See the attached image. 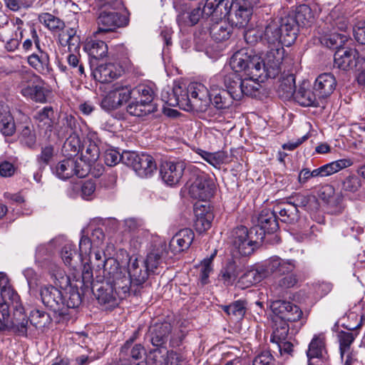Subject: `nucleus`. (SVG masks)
Listing matches in <instances>:
<instances>
[{"label": "nucleus", "instance_id": "obj_20", "mask_svg": "<svg viewBox=\"0 0 365 365\" xmlns=\"http://www.w3.org/2000/svg\"><path fill=\"white\" fill-rule=\"evenodd\" d=\"M127 272L128 273V278L132 285L135 287H139L144 284L150 273L143 260L133 256L129 259Z\"/></svg>", "mask_w": 365, "mask_h": 365}, {"label": "nucleus", "instance_id": "obj_32", "mask_svg": "<svg viewBox=\"0 0 365 365\" xmlns=\"http://www.w3.org/2000/svg\"><path fill=\"white\" fill-rule=\"evenodd\" d=\"M95 294L100 304H107L109 307L116 306L120 300L113 287L106 280L97 289Z\"/></svg>", "mask_w": 365, "mask_h": 365}, {"label": "nucleus", "instance_id": "obj_36", "mask_svg": "<svg viewBox=\"0 0 365 365\" xmlns=\"http://www.w3.org/2000/svg\"><path fill=\"white\" fill-rule=\"evenodd\" d=\"M58 41L62 46H67L70 52L78 51L81 38L75 27L63 31L58 36Z\"/></svg>", "mask_w": 365, "mask_h": 365}, {"label": "nucleus", "instance_id": "obj_39", "mask_svg": "<svg viewBox=\"0 0 365 365\" xmlns=\"http://www.w3.org/2000/svg\"><path fill=\"white\" fill-rule=\"evenodd\" d=\"M84 50L91 58L96 60L103 59L108 53L107 44L100 40L91 39L87 41L84 46Z\"/></svg>", "mask_w": 365, "mask_h": 365}, {"label": "nucleus", "instance_id": "obj_62", "mask_svg": "<svg viewBox=\"0 0 365 365\" xmlns=\"http://www.w3.org/2000/svg\"><path fill=\"white\" fill-rule=\"evenodd\" d=\"M3 33L4 31H3ZM1 41L5 43L4 48L8 51H16L18 47L19 46V43L22 38L20 37L19 34H17V31H14V33H12L11 36L9 37L5 34H1Z\"/></svg>", "mask_w": 365, "mask_h": 365}, {"label": "nucleus", "instance_id": "obj_59", "mask_svg": "<svg viewBox=\"0 0 365 365\" xmlns=\"http://www.w3.org/2000/svg\"><path fill=\"white\" fill-rule=\"evenodd\" d=\"M76 255V252L74 248V245L71 244H67L63 247L61 252V256L66 265L75 269L76 264L78 262V260L74 259Z\"/></svg>", "mask_w": 365, "mask_h": 365}, {"label": "nucleus", "instance_id": "obj_44", "mask_svg": "<svg viewBox=\"0 0 365 365\" xmlns=\"http://www.w3.org/2000/svg\"><path fill=\"white\" fill-rule=\"evenodd\" d=\"M240 269L235 262H230L223 267L219 274V279L226 286H230L236 281Z\"/></svg>", "mask_w": 365, "mask_h": 365}, {"label": "nucleus", "instance_id": "obj_41", "mask_svg": "<svg viewBox=\"0 0 365 365\" xmlns=\"http://www.w3.org/2000/svg\"><path fill=\"white\" fill-rule=\"evenodd\" d=\"M289 327L287 322L283 320L274 319L273 331L271 336V341L276 344L281 341L292 339V334L289 333Z\"/></svg>", "mask_w": 365, "mask_h": 365}, {"label": "nucleus", "instance_id": "obj_9", "mask_svg": "<svg viewBox=\"0 0 365 365\" xmlns=\"http://www.w3.org/2000/svg\"><path fill=\"white\" fill-rule=\"evenodd\" d=\"M19 88L24 97L36 103L46 102L48 91L39 76L33 73L24 77L19 83Z\"/></svg>", "mask_w": 365, "mask_h": 365}, {"label": "nucleus", "instance_id": "obj_13", "mask_svg": "<svg viewBox=\"0 0 365 365\" xmlns=\"http://www.w3.org/2000/svg\"><path fill=\"white\" fill-rule=\"evenodd\" d=\"M31 37L37 51L27 57V62L38 73L43 76L49 75L52 71L50 57L48 53L41 48L40 40L35 29L31 31Z\"/></svg>", "mask_w": 365, "mask_h": 365}, {"label": "nucleus", "instance_id": "obj_60", "mask_svg": "<svg viewBox=\"0 0 365 365\" xmlns=\"http://www.w3.org/2000/svg\"><path fill=\"white\" fill-rule=\"evenodd\" d=\"M53 147L48 145L42 148L41 153L37 156L36 161L38 169L42 170L45 167L49 164L53 157Z\"/></svg>", "mask_w": 365, "mask_h": 365}, {"label": "nucleus", "instance_id": "obj_18", "mask_svg": "<svg viewBox=\"0 0 365 365\" xmlns=\"http://www.w3.org/2000/svg\"><path fill=\"white\" fill-rule=\"evenodd\" d=\"M274 319L287 322H297L302 319L303 312L296 304L284 300H275L271 304Z\"/></svg>", "mask_w": 365, "mask_h": 365}, {"label": "nucleus", "instance_id": "obj_7", "mask_svg": "<svg viewBox=\"0 0 365 365\" xmlns=\"http://www.w3.org/2000/svg\"><path fill=\"white\" fill-rule=\"evenodd\" d=\"M231 242L241 255H250L263 240V232L258 233L257 228L250 230L245 226L234 228L230 235Z\"/></svg>", "mask_w": 365, "mask_h": 365}, {"label": "nucleus", "instance_id": "obj_51", "mask_svg": "<svg viewBox=\"0 0 365 365\" xmlns=\"http://www.w3.org/2000/svg\"><path fill=\"white\" fill-rule=\"evenodd\" d=\"M38 20L46 28L53 31L63 30L65 27V24L62 20L49 13L41 14L38 16Z\"/></svg>", "mask_w": 365, "mask_h": 365}, {"label": "nucleus", "instance_id": "obj_49", "mask_svg": "<svg viewBox=\"0 0 365 365\" xmlns=\"http://www.w3.org/2000/svg\"><path fill=\"white\" fill-rule=\"evenodd\" d=\"M356 334L352 332L341 331L337 334L338 341L339 343V350L341 358L343 360L345 355L351 354L350 347L354 342Z\"/></svg>", "mask_w": 365, "mask_h": 365}, {"label": "nucleus", "instance_id": "obj_55", "mask_svg": "<svg viewBox=\"0 0 365 365\" xmlns=\"http://www.w3.org/2000/svg\"><path fill=\"white\" fill-rule=\"evenodd\" d=\"M76 120L72 115L65 117L61 121V125L57 130V134L60 138L71 136L75 133Z\"/></svg>", "mask_w": 365, "mask_h": 365}, {"label": "nucleus", "instance_id": "obj_57", "mask_svg": "<svg viewBox=\"0 0 365 365\" xmlns=\"http://www.w3.org/2000/svg\"><path fill=\"white\" fill-rule=\"evenodd\" d=\"M29 321L36 328L44 327L50 322V317L47 313L38 309L30 312Z\"/></svg>", "mask_w": 365, "mask_h": 365}, {"label": "nucleus", "instance_id": "obj_23", "mask_svg": "<svg viewBox=\"0 0 365 365\" xmlns=\"http://www.w3.org/2000/svg\"><path fill=\"white\" fill-rule=\"evenodd\" d=\"M253 2L251 0H236L235 14L232 19V24L238 28L246 26L252 14Z\"/></svg>", "mask_w": 365, "mask_h": 365}, {"label": "nucleus", "instance_id": "obj_30", "mask_svg": "<svg viewBox=\"0 0 365 365\" xmlns=\"http://www.w3.org/2000/svg\"><path fill=\"white\" fill-rule=\"evenodd\" d=\"M53 115L54 112L51 106L43 107L34 115L38 128L44 131L46 135L50 136L53 130Z\"/></svg>", "mask_w": 365, "mask_h": 365}, {"label": "nucleus", "instance_id": "obj_56", "mask_svg": "<svg viewBox=\"0 0 365 365\" xmlns=\"http://www.w3.org/2000/svg\"><path fill=\"white\" fill-rule=\"evenodd\" d=\"M71 289L68 292V295L66 297H63V304L65 306L64 315L68 314V310L69 309H74L78 307L81 303V297L78 291V288L70 287Z\"/></svg>", "mask_w": 365, "mask_h": 365}, {"label": "nucleus", "instance_id": "obj_8", "mask_svg": "<svg viewBox=\"0 0 365 365\" xmlns=\"http://www.w3.org/2000/svg\"><path fill=\"white\" fill-rule=\"evenodd\" d=\"M230 64L233 70L232 73L244 71L245 75L263 76L260 57L248 53L245 49L235 52L230 58Z\"/></svg>", "mask_w": 365, "mask_h": 365}, {"label": "nucleus", "instance_id": "obj_34", "mask_svg": "<svg viewBox=\"0 0 365 365\" xmlns=\"http://www.w3.org/2000/svg\"><path fill=\"white\" fill-rule=\"evenodd\" d=\"M280 23V30L282 31V38L284 43L287 45L293 43L297 35L298 26L293 16H285L277 19Z\"/></svg>", "mask_w": 365, "mask_h": 365}, {"label": "nucleus", "instance_id": "obj_37", "mask_svg": "<svg viewBox=\"0 0 365 365\" xmlns=\"http://www.w3.org/2000/svg\"><path fill=\"white\" fill-rule=\"evenodd\" d=\"M296 92L295 77L292 73H283L277 88L279 96L284 100L293 98Z\"/></svg>", "mask_w": 365, "mask_h": 365}, {"label": "nucleus", "instance_id": "obj_25", "mask_svg": "<svg viewBox=\"0 0 365 365\" xmlns=\"http://www.w3.org/2000/svg\"><path fill=\"white\" fill-rule=\"evenodd\" d=\"M282 276L281 278L274 281L269 287L271 293L277 297L284 296L287 290L294 287L298 282V277L293 272Z\"/></svg>", "mask_w": 365, "mask_h": 365}, {"label": "nucleus", "instance_id": "obj_11", "mask_svg": "<svg viewBox=\"0 0 365 365\" xmlns=\"http://www.w3.org/2000/svg\"><path fill=\"white\" fill-rule=\"evenodd\" d=\"M125 165L132 167L140 178H149L157 170V165L153 157L146 153L140 155L133 152H125Z\"/></svg>", "mask_w": 365, "mask_h": 365}, {"label": "nucleus", "instance_id": "obj_24", "mask_svg": "<svg viewBox=\"0 0 365 365\" xmlns=\"http://www.w3.org/2000/svg\"><path fill=\"white\" fill-rule=\"evenodd\" d=\"M256 225L252 228H257L258 233L263 232V239L265 233H272L278 229V222L275 213L269 209L261 211L257 217Z\"/></svg>", "mask_w": 365, "mask_h": 365}, {"label": "nucleus", "instance_id": "obj_47", "mask_svg": "<svg viewBox=\"0 0 365 365\" xmlns=\"http://www.w3.org/2000/svg\"><path fill=\"white\" fill-rule=\"evenodd\" d=\"M96 79L101 83H108L117 78L118 73L115 66L112 63L100 65L93 72Z\"/></svg>", "mask_w": 365, "mask_h": 365}, {"label": "nucleus", "instance_id": "obj_22", "mask_svg": "<svg viewBox=\"0 0 365 365\" xmlns=\"http://www.w3.org/2000/svg\"><path fill=\"white\" fill-rule=\"evenodd\" d=\"M195 234L192 230L185 228L178 232L170 240L169 249L176 255L187 250L192 244Z\"/></svg>", "mask_w": 365, "mask_h": 365}, {"label": "nucleus", "instance_id": "obj_19", "mask_svg": "<svg viewBox=\"0 0 365 365\" xmlns=\"http://www.w3.org/2000/svg\"><path fill=\"white\" fill-rule=\"evenodd\" d=\"M214 188L212 180L207 174L200 173L191 184L189 192L192 197L205 201L212 196Z\"/></svg>", "mask_w": 365, "mask_h": 365}, {"label": "nucleus", "instance_id": "obj_12", "mask_svg": "<svg viewBox=\"0 0 365 365\" xmlns=\"http://www.w3.org/2000/svg\"><path fill=\"white\" fill-rule=\"evenodd\" d=\"M365 66V57L354 48L337 49L334 53V67L342 71L360 70Z\"/></svg>", "mask_w": 365, "mask_h": 365}, {"label": "nucleus", "instance_id": "obj_26", "mask_svg": "<svg viewBox=\"0 0 365 365\" xmlns=\"http://www.w3.org/2000/svg\"><path fill=\"white\" fill-rule=\"evenodd\" d=\"M267 268L272 273L283 275L292 272L296 268V261L292 259H282L277 256L272 257L267 262Z\"/></svg>", "mask_w": 365, "mask_h": 365}, {"label": "nucleus", "instance_id": "obj_35", "mask_svg": "<svg viewBox=\"0 0 365 365\" xmlns=\"http://www.w3.org/2000/svg\"><path fill=\"white\" fill-rule=\"evenodd\" d=\"M267 272L263 268L247 270L239 279L237 284L242 289H245L260 282L266 277Z\"/></svg>", "mask_w": 365, "mask_h": 365}, {"label": "nucleus", "instance_id": "obj_31", "mask_svg": "<svg viewBox=\"0 0 365 365\" xmlns=\"http://www.w3.org/2000/svg\"><path fill=\"white\" fill-rule=\"evenodd\" d=\"M165 248L164 244L155 246L148 252L145 259L143 260L150 273H156L157 269L162 264L163 259L167 254Z\"/></svg>", "mask_w": 365, "mask_h": 365}, {"label": "nucleus", "instance_id": "obj_48", "mask_svg": "<svg viewBox=\"0 0 365 365\" xmlns=\"http://www.w3.org/2000/svg\"><path fill=\"white\" fill-rule=\"evenodd\" d=\"M222 309L230 317L242 319L247 311L246 302L237 300L228 305H221Z\"/></svg>", "mask_w": 365, "mask_h": 365}, {"label": "nucleus", "instance_id": "obj_10", "mask_svg": "<svg viewBox=\"0 0 365 365\" xmlns=\"http://www.w3.org/2000/svg\"><path fill=\"white\" fill-rule=\"evenodd\" d=\"M52 170L56 176L61 180H67L74 175L82 178L89 173L88 165L82 159L74 158L58 162L52 168Z\"/></svg>", "mask_w": 365, "mask_h": 365}, {"label": "nucleus", "instance_id": "obj_4", "mask_svg": "<svg viewBox=\"0 0 365 365\" xmlns=\"http://www.w3.org/2000/svg\"><path fill=\"white\" fill-rule=\"evenodd\" d=\"M103 263L104 280L108 282L118 296L119 299H125L130 290L135 287L126 275L125 268L120 266L119 263L113 258L102 260Z\"/></svg>", "mask_w": 365, "mask_h": 365}, {"label": "nucleus", "instance_id": "obj_29", "mask_svg": "<svg viewBox=\"0 0 365 365\" xmlns=\"http://www.w3.org/2000/svg\"><path fill=\"white\" fill-rule=\"evenodd\" d=\"M172 327L168 322L155 324L150 328V340L155 346H161L168 340Z\"/></svg>", "mask_w": 365, "mask_h": 365}, {"label": "nucleus", "instance_id": "obj_5", "mask_svg": "<svg viewBox=\"0 0 365 365\" xmlns=\"http://www.w3.org/2000/svg\"><path fill=\"white\" fill-rule=\"evenodd\" d=\"M181 98L182 110L197 113L205 112L211 103L210 90L200 82H191L184 88Z\"/></svg>", "mask_w": 365, "mask_h": 365}, {"label": "nucleus", "instance_id": "obj_15", "mask_svg": "<svg viewBox=\"0 0 365 365\" xmlns=\"http://www.w3.org/2000/svg\"><path fill=\"white\" fill-rule=\"evenodd\" d=\"M269 47L270 49L266 53L264 59L262 61V67L265 77L274 78L280 72L284 49L282 45Z\"/></svg>", "mask_w": 365, "mask_h": 365}, {"label": "nucleus", "instance_id": "obj_1", "mask_svg": "<svg viewBox=\"0 0 365 365\" xmlns=\"http://www.w3.org/2000/svg\"><path fill=\"white\" fill-rule=\"evenodd\" d=\"M348 21L341 16L339 10L333 9L325 18V20L317 28V34L319 35L320 42L329 48L341 49L347 41L348 35L346 29Z\"/></svg>", "mask_w": 365, "mask_h": 365}, {"label": "nucleus", "instance_id": "obj_2", "mask_svg": "<svg viewBox=\"0 0 365 365\" xmlns=\"http://www.w3.org/2000/svg\"><path fill=\"white\" fill-rule=\"evenodd\" d=\"M1 296L3 302L0 304V312L4 327L11 324L19 334H26L29 319L25 314V309L19 295L13 288H7L1 291Z\"/></svg>", "mask_w": 365, "mask_h": 365}, {"label": "nucleus", "instance_id": "obj_43", "mask_svg": "<svg viewBox=\"0 0 365 365\" xmlns=\"http://www.w3.org/2000/svg\"><path fill=\"white\" fill-rule=\"evenodd\" d=\"M184 88L176 85L171 91L163 90L161 93L162 100L170 106H179L182 109L181 98H183Z\"/></svg>", "mask_w": 365, "mask_h": 365}, {"label": "nucleus", "instance_id": "obj_52", "mask_svg": "<svg viewBox=\"0 0 365 365\" xmlns=\"http://www.w3.org/2000/svg\"><path fill=\"white\" fill-rule=\"evenodd\" d=\"M352 161L349 158H343L337 160L326 165H322L324 177L333 175L339 170L349 168L352 165Z\"/></svg>", "mask_w": 365, "mask_h": 365}, {"label": "nucleus", "instance_id": "obj_6", "mask_svg": "<svg viewBox=\"0 0 365 365\" xmlns=\"http://www.w3.org/2000/svg\"><path fill=\"white\" fill-rule=\"evenodd\" d=\"M154 91L145 84H140L134 88L133 98L129 101L126 110L133 116L144 117L157 110L153 103Z\"/></svg>", "mask_w": 365, "mask_h": 365}, {"label": "nucleus", "instance_id": "obj_58", "mask_svg": "<svg viewBox=\"0 0 365 365\" xmlns=\"http://www.w3.org/2000/svg\"><path fill=\"white\" fill-rule=\"evenodd\" d=\"M279 214L282 217V221L292 223L298 218V209L292 202H289L279 210Z\"/></svg>", "mask_w": 365, "mask_h": 365}, {"label": "nucleus", "instance_id": "obj_33", "mask_svg": "<svg viewBox=\"0 0 365 365\" xmlns=\"http://www.w3.org/2000/svg\"><path fill=\"white\" fill-rule=\"evenodd\" d=\"M293 98L297 103L304 107H317L319 106V99L316 92L306 88L305 83L300 86L296 91Z\"/></svg>", "mask_w": 365, "mask_h": 365}, {"label": "nucleus", "instance_id": "obj_16", "mask_svg": "<svg viewBox=\"0 0 365 365\" xmlns=\"http://www.w3.org/2000/svg\"><path fill=\"white\" fill-rule=\"evenodd\" d=\"M40 295L43 304L46 307L54 313L63 316L65 306L61 290L51 284L43 285L40 289Z\"/></svg>", "mask_w": 365, "mask_h": 365}, {"label": "nucleus", "instance_id": "obj_40", "mask_svg": "<svg viewBox=\"0 0 365 365\" xmlns=\"http://www.w3.org/2000/svg\"><path fill=\"white\" fill-rule=\"evenodd\" d=\"M232 31V26L225 21H216L210 27V34L216 41H222L228 39Z\"/></svg>", "mask_w": 365, "mask_h": 365}, {"label": "nucleus", "instance_id": "obj_21", "mask_svg": "<svg viewBox=\"0 0 365 365\" xmlns=\"http://www.w3.org/2000/svg\"><path fill=\"white\" fill-rule=\"evenodd\" d=\"M336 86V81L331 73H324L318 76L314 83V90L319 99L329 97Z\"/></svg>", "mask_w": 365, "mask_h": 365}, {"label": "nucleus", "instance_id": "obj_46", "mask_svg": "<svg viewBox=\"0 0 365 365\" xmlns=\"http://www.w3.org/2000/svg\"><path fill=\"white\" fill-rule=\"evenodd\" d=\"M294 19L298 26L307 27L314 22V16L308 5L302 4L297 7Z\"/></svg>", "mask_w": 365, "mask_h": 365}, {"label": "nucleus", "instance_id": "obj_14", "mask_svg": "<svg viewBox=\"0 0 365 365\" xmlns=\"http://www.w3.org/2000/svg\"><path fill=\"white\" fill-rule=\"evenodd\" d=\"M98 24L97 34L114 31L116 29L126 26L129 19L123 15L111 10L101 9L96 19Z\"/></svg>", "mask_w": 365, "mask_h": 365}, {"label": "nucleus", "instance_id": "obj_54", "mask_svg": "<svg viewBox=\"0 0 365 365\" xmlns=\"http://www.w3.org/2000/svg\"><path fill=\"white\" fill-rule=\"evenodd\" d=\"M112 91L120 107L133 98L134 88L117 84L113 86Z\"/></svg>", "mask_w": 365, "mask_h": 365}, {"label": "nucleus", "instance_id": "obj_27", "mask_svg": "<svg viewBox=\"0 0 365 365\" xmlns=\"http://www.w3.org/2000/svg\"><path fill=\"white\" fill-rule=\"evenodd\" d=\"M280 23L277 20L269 22L261 36L262 41L269 46L282 45V31L280 30Z\"/></svg>", "mask_w": 365, "mask_h": 365}, {"label": "nucleus", "instance_id": "obj_42", "mask_svg": "<svg viewBox=\"0 0 365 365\" xmlns=\"http://www.w3.org/2000/svg\"><path fill=\"white\" fill-rule=\"evenodd\" d=\"M195 215L196 217L195 227L197 232H203L211 227L213 215L205 209V206H203L202 210L196 207L195 208Z\"/></svg>", "mask_w": 365, "mask_h": 365}, {"label": "nucleus", "instance_id": "obj_63", "mask_svg": "<svg viewBox=\"0 0 365 365\" xmlns=\"http://www.w3.org/2000/svg\"><path fill=\"white\" fill-rule=\"evenodd\" d=\"M233 5L235 6L232 0H217L215 19H222L228 16Z\"/></svg>", "mask_w": 365, "mask_h": 365}, {"label": "nucleus", "instance_id": "obj_28", "mask_svg": "<svg viewBox=\"0 0 365 365\" xmlns=\"http://www.w3.org/2000/svg\"><path fill=\"white\" fill-rule=\"evenodd\" d=\"M49 273L56 286L61 289H66L68 287L78 288L79 285L74 283L76 275L73 277L68 276L66 272L57 264H51L49 267Z\"/></svg>", "mask_w": 365, "mask_h": 365}, {"label": "nucleus", "instance_id": "obj_50", "mask_svg": "<svg viewBox=\"0 0 365 365\" xmlns=\"http://www.w3.org/2000/svg\"><path fill=\"white\" fill-rule=\"evenodd\" d=\"M234 100L229 89L226 88V90H220L219 93L215 94L211 103L217 109L222 110L230 108Z\"/></svg>", "mask_w": 365, "mask_h": 365}, {"label": "nucleus", "instance_id": "obj_3", "mask_svg": "<svg viewBox=\"0 0 365 365\" xmlns=\"http://www.w3.org/2000/svg\"><path fill=\"white\" fill-rule=\"evenodd\" d=\"M261 77L247 74L243 78L239 73H230L225 76L224 85L229 89L235 101H240L245 96L256 97L259 93L262 85L259 78Z\"/></svg>", "mask_w": 365, "mask_h": 365}, {"label": "nucleus", "instance_id": "obj_64", "mask_svg": "<svg viewBox=\"0 0 365 365\" xmlns=\"http://www.w3.org/2000/svg\"><path fill=\"white\" fill-rule=\"evenodd\" d=\"M21 140L29 148L34 145L36 143V134L32 125H26L22 128Z\"/></svg>", "mask_w": 365, "mask_h": 365}, {"label": "nucleus", "instance_id": "obj_38", "mask_svg": "<svg viewBox=\"0 0 365 365\" xmlns=\"http://www.w3.org/2000/svg\"><path fill=\"white\" fill-rule=\"evenodd\" d=\"M15 130L14 118L8 106L0 102V131L4 135L11 136Z\"/></svg>", "mask_w": 365, "mask_h": 365}, {"label": "nucleus", "instance_id": "obj_61", "mask_svg": "<svg viewBox=\"0 0 365 365\" xmlns=\"http://www.w3.org/2000/svg\"><path fill=\"white\" fill-rule=\"evenodd\" d=\"M125 152V151L120 154L118 150L113 148L107 149L104 153L105 163L108 166H114L120 162L125 165V161L124 160Z\"/></svg>", "mask_w": 365, "mask_h": 365}, {"label": "nucleus", "instance_id": "obj_17", "mask_svg": "<svg viewBox=\"0 0 365 365\" xmlns=\"http://www.w3.org/2000/svg\"><path fill=\"white\" fill-rule=\"evenodd\" d=\"M186 168L184 160H166L162 162L160 175L162 180L168 185L178 184L182 179Z\"/></svg>", "mask_w": 365, "mask_h": 365}, {"label": "nucleus", "instance_id": "obj_45", "mask_svg": "<svg viewBox=\"0 0 365 365\" xmlns=\"http://www.w3.org/2000/svg\"><path fill=\"white\" fill-rule=\"evenodd\" d=\"M325 351V336L324 334H320L314 336L311 342L309 344V348L307 351V356L309 359L313 358H320L323 356V353Z\"/></svg>", "mask_w": 365, "mask_h": 365}, {"label": "nucleus", "instance_id": "obj_53", "mask_svg": "<svg viewBox=\"0 0 365 365\" xmlns=\"http://www.w3.org/2000/svg\"><path fill=\"white\" fill-rule=\"evenodd\" d=\"M100 156V150L99 148L96 144L93 143H90L85 151L82 153L81 158H78L77 159H82L85 163L88 165L89 173L91 171V166L93 163H95Z\"/></svg>", "mask_w": 365, "mask_h": 365}]
</instances>
